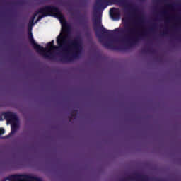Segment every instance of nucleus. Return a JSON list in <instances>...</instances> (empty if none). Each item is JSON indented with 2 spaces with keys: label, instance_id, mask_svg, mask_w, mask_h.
<instances>
[{
  "label": "nucleus",
  "instance_id": "obj_1",
  "mask_svg": "<svg viewBox=\"0 0 181 181\" xmlns=\"http://www.w3.org/2000/svg\"><path fill=\"white\" fill-rule=\"evenodd\" d=\"M37 13H41L42 16H39L37 22L40 21L44 16H54L57 18L62 25V33L57 37L58 47L54 46V40L49 42L46 48H43V47H40V45L36 44L32 35L33 21L37 16V14H35L28 24L29 40L34 45V49L42 54V56L47 59H53L57 54H59L62 57L63 62H71L73 59H77L80 56L81 50H83L81 40L80 38H74L71 36L69 24H67L64 16L60 11L54 6H47L40 8Z\"/></svg>",
  "mask_w": 181,
  "mask_h": 181
},
{
  "label": "nucleus",
  "instance_id": "obj_2",
  "mask_svg": "<svg viewBox=\"0 0 181 181\" xmlns=\"http://www.w3.org/2000/svg\"><path fill=\"white\" fill-rule=\"evenodd\" d=\"M125 28L127 33L122 42H135L144 35V27L139 24L125 23Z\"/></svg>",
  "mask_w": 181,
  "mask_h": 181
},
{
  "label": "nucleus",
  "instance_id": "obj_3",
  "mask_svg": "<svg viewBox=\"0 0 181 181\" xmlns=\"http://www.w3.org/2000/svg\"><path fill=\"white\" fill-rule=\"evenodd\" d=\"M5 119L7 121V125L8 124H11V132L10 135H13L18 128H19V120L18 119V116L16 114L8 112L4 115Z\"/></svg>",
  "mask_w": 181,
  "mask_h": 181
},
{
  "label": "nucleus",
  "instance_id": "obj_4",
  "mask_svg": "<svg viewBox=\"0 0 181 181\" xmlns=\"http://www.w3.org/2000/svg\"><path fill=\"white\" fill-rule=\"evenodd\" d=\"M93 22L97 36H98V32L107 33V30H105V28H104V27H103V25H101V16H98L97 14L95 13L93 15Z\"/></svg>",
  "mask_w": 181,
  "mask_h": 181
},
{
  "label": "nucleus",
  "instance_id": "obj_5",
  "mask_svg": "<svg viewBox=\"0 0 181 181\" xmlns=\"http://www.w3.org/2000/svg\"><path fill=\"white\" fill-rule=\"evenodd\" d=\"M110 16L113 21H119L120 14L119 10L115 8H111L110 11Z\"/></svg>",
  "mask_w": 181,
  "mask_h": 181
},
{
  "label": "nucleus",
  "instance_id": "obj_6",
  "mask_svg": "<svg viewBox=\"0 0 181 181\" xmlns=\"http://www.w3.org/2000/svg\"><path fill=\"white\" fill-rule=\"evenodd\" d=\"M119 42V40H114L111 41L110 42H109V44L105 45V46H106L107 47H110L112 46H115V45L118 44Z\"/></svg>",
  "mask_w": 181,
  "mask_h": 181
},
{
  "label": "nucleus",
  "instance_id": "obj_7",
  "mask_svg": "<svg viewBox=\"0 0 181 181\" xmlns=\"http://www.w3.org/2000/svg\"><path fill=\"white\" fill-rule=\"evenodd\" d=\"M5 134V129L4 128H0V135Z\"/></svg>",
  "mask_w": 181,
  "mask_h": 181
},
{
  "label": "nucleus",
  "instance_id": "obj_8",
  "mask_svg": "<svg viewBox=\"0 0 181 181\" xmlns=\"http://www.w3.org/2000/svg\"><path fill=\"white\" fill-rule=\"evenodd\" d=\"M96 5H97L98 6H100V1H97V2H96Z\"/></svg>",
  "mask_w": 181,
  "mask_h": 181
},
{
  "label": "nucleus",
  "instance_id": "obj_9",
  "mask_svg": "<svg viewBox=\"0 0 181 181\" xmlns=\"http://www.w3.org/2000/svg\"><path fill=\"white\" fill-rule=\"evenodd\" d=\"M123 22H125V18L123 19Z\"/></svg>",
  "mask_w": 181,
  "mask_h": 181
},
{
  "label": "nucleus",
  "instance_id": "obj_10",
  "mask_svg": "<svg viewBox=\"0 0 181 181\" xmlns=\"http://www.w3.org/2000/svg\"><path fill=\"white\" fill-rule=\"evenodd\" d=\"M0 121H2V118H0Z\"/></svg>",
  "mask_w": 181,
  "mask_h": 181
}]
</instances>
